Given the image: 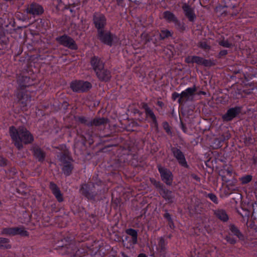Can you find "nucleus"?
<instances>
[{
    "mask_svg": "<svg viewBox=\"0 0 257 257\" xmlns=\"http://www.w3.org/2000/svg\"><path fill=\"white\" fill-rule=\"evenodd\" d=\"M10 134L15 145L18 149L22 147L21 142L29 144L33 141V137L31 133L23 127H19L18 130L15 127L10 128Z\"/></svg>",
    "mask_w": 257,
    "mask_h": 257,
    "instance_id": "obj_1",
    "label": "nucleus"
},
{
    "mask_svg": "<svg viewBox=\"0 0 257 257\" xmlns=\"http://www.w3.org/2000/svg\"><path fill=\"white\" fill-rule=\"evenodd\" d=\"M91 64L99 79L106 80L110 78L109 72L104 69L103 63L99 58L93 57L91 60Z\"/></svg>",
    "mask_w": 257,
    "mask_h": 257,
    "instance_id": "obj_2",
    "label": "nucleus"
},
{
    "mask_svg": "<svg viewBox=\"0 0 257 257\" xmlns=\"http://www.w3.org/2000/svg\"><path fill=\"white\" fill-rule=\"evenodd\" d=\"M1 233L9 236L16 235L27 236L28 235L27 231L23 227L5 228L1 230Z\"/></svg>",
    "mask_w": 257,
    "mask_h": 257,
    "instance_id": "obj_3",
    "label": "nucleus"
},
{
    "mask_svg": "<svg viewBox=\"0 0 257 257\" xmlns=\"http://www.w3.org/2000/svg\"><path fill=\"white\" fill-rule=\"evenodd\" d=\"M57 41L62 45L72 50H76L78 47L75 41L70 37L63 35L57 38Z\"/></svg>",
    "mask_w": 257,
    "mask_h": 257,
    "instance_id": "obj_4",
    "label": "nucleus"
},
{
    "mask_svg": "<svg viewBox=\"0 0 257 257\" xmlns=\"http://www.w3.org/2000/svg\"><path fill=\"white\" fill-rule=\"evenodd\" d=\"M70 86L74 91L83 92L89 89L91 84L89 81H72Z\"/></svg>",
    "mask_w": 257,
    "mask_h": 257,
    "instance_id": "obj_5",
    "label": "nucleus"
},
{
    "mask_svg": "<svg viewBox=\"0 0 257 257\" xmlns=\"http://www.w3.org/2000/svg\"><path fill=\"white\" fill-rule=\"evenodd\" d=\"M98 38L101 42L105 44L111 46L113 39L115 38V36L111 34L108 31H99L98 32Z\"/></svg>",
    "mask_w": 257,
    "mask_h": 257,
    "instance_id": "obj_6",
    "label": "nucleus"
},
{
    "mask_svg": "<svg viewBox=\"0 0 257 257\" xmlns=\"http://www.w3.org/2000/svg\"><path fill=\"white\" fill-rule=\"evenodd\" d=\"M93 22L97 31H102L106 24L105 16L101 14L96 13L93 16Z\"/></svg>",
    "mask_w": 257,
    "mask_h": 257,
    "instance_id": "obj_7",
    "label": "nucleus"
},
{
    "mask_svg": "<svg viewBox=\"0 0 257 257\" xmlns=\"http://www.w3.org/2000/svg\"><path fill=\"white\" fill-rule=\"evenodd\" d=\"M195 91V87H189L182 91L180 94V97L178 99V102L182 104L186 101L191 99Z\"/></svg>",
    "mask_w": 257,
    "mask_h": 257,
    "instance_id": "obj_8",
    "label": "nucleus"
},
{
    "mask_svg": "<svg viewBox=\"0 0 257 257\" xmlns=\"http://www.w3.org/2000/svg\"><path fill=\"white\" fill-rule=\"evenodd\" d=\"M26 11L27 13L33 16L40 15L43 13L44 9L41 5L33 3L28 6Z\"/></svg>",
    "mask_w": 257,
    "mask_h": 257,
    "instance_id": "obj_9",
    "label": "nucleus"
},
{
    "mask_svg": "<svg viewBox=\"0 0 257 257\" xmlns=\"http://www.w3.org/2000/svg\"><path fill=\"white\" fill-rule=\"evenodd\" d=\"M159 171L161 174L163 180L167 184H171L172 180V176L171 172L164 168L159 167Z\"/></svg>",
    "mask_w": 257,
    "mask_h": 257,
    "instance_id": "obj_10",
    "label": "nucleus"
},
{
    "mask_svg": "<svg viewBox=\"0 0 257 257\" xmlns=\"http://www.w3.org/2000/svg\"><path fill=\"white\" fill-rule=\"evenodd\" d=\"M163 17L168 23H173L175 25L179 27L181 25L180 21L175 15L169 11H165L163 14Z\"/></svg>",
    "mask_w": 257,
    "mask_h": 257,
    "instance_id": "obj_11",
    "label": "nucleus"
},
{
    "mask_svg": "<svg viewBox=\"0 0 257 257\" xmlns=\"http://www.w3.org/2000/svg\"><path fill=\"white\" fill-rule=\"evenodd\" d=\"M182 9L185 16L188 18L189 20L191 22H193L195 18V15L194 14L193 9L186 4L183 5Z\"/></svg>",
    "mask_w": 257,
    "mask_h": 257,
    "instance_id": "obj_12",
    "label": "nucleus"
},
{
    "mask_svg": "<svg viewBox=\"0 0 257 257\" xmlns=\"http://www.w3.org/2000/svg\"><path fill=\"white\" fill-rule=\"evenodd\" d=\"M194 63L198 65H204L207 67H210L214 65V63L210 60L205 59L202 57L193 56Z\"/></svg>",
    "mask_w": 257,
    "mask_h": 257,
    "instance_id": "obj_13",
    "label": "nucleus"
},
{
    "mask_svg": "<svg viewBox=\"0 0 257 257\" xmlns=\"http://www.w3.org/2000/svg\"><path fill=\"white\" fill-rule=\"evenodd\" d=\"M240 111L239 107L232 108L229 109L226 114H225L223 118L225 120H230L234 118Z\"/></svg>",
    "mask_w": 257,
    "mask_h": 257,
    "instance_id": "obj_14",
    "label": "nucleus"
},
{
    "mask_svg": "<svg viewBox=\"0 0 257 257\" xmlns=\"http://www.w3.org/2000/svg\"><path fill=\"white\" fill-rule=\"evenodd\" d=\"M173 153L175 157L177 159L179 163L183 166H186V162L182 153L178 149H174Z\"/></svg>",
    "mask_w": 257,
    "mask_h": 257,
    "instance_id": "obj_15",
    "label": "nucleus"
},
{
    "mask_svg": "<svg viewBox=\"0 0 257 257\" xmlns=\"http://www.w3.org/2000/svg\"><path fill=\"white\" fill-rule=\"evenodd\" d=\"M50 188L54 195L55 196L56 198L57 199L58 201L59 202L62 201L63 200V197L60 191L56 185L54 183H50Z\"/></svg>",
    "mask_w": 257,
    "mask_h": 257,
    "instance_id": "obj_16",
    "label": "nucleus"
},
{
    "mask_svg": "<svg viewBox=\"0 0 257 257\" xmlns=\"http://www.w3.org/2000/svg\"><path fill=\"white\" fill-rule=\"evenodd\" d=\"M18 97L19 98L20 103L23 106L27 105L31 101V97L28 94L26 93L22 92L21 94H19Z\"/></svg>",
    "mask_w": 257,
    "mask_h": 257,
    "instance_id": "obj_17",
    "label": "nucleus"
},
{
    "mask_svg": "<svg viewBox=\"0 0 257 257\" xmlns=\"http://www.w3.org/2000/svg\"><path fill=\"white\" fill-rule=\"evenodd\" d=\"M126 232L132 237L131 245L136 244L138 240V233L137 231L133 229H128L126 230Z\"/></svg>",
    "mask_w": 257,
    "mask_h": 257,
    "instance_id": "obj_18",
    "label": "nucleus"
},
{
    "mask_svg": "<svg viewBox=\"0 0 257 257\" xmlns=\"http://www.w3.org/2000/svg\"><path fill=\"white\" fill-rule=\"evenodd\" d=\"M158 246H156V249L160 255L164 254L165 251V242L163 238L158 239Z\"/></svg>",
    "mask_w": 257,
    "mask_h": 257,
    "instance_id": "obj_19",
    "label": "nucleus"
},
{
    "mask_svg": "<svg viewBox=\"0 0 257 257\" xmlns=\"http://www.w3.org/2000/svg\"><path fill=\"white\" fill-rule=\"evenodd\" d=\"M216 216L220 220L226 221L228 220V217L225 211L223 210H218L215 212Z\"/></svg>",
    "mask_w": 257,
    "mask_h": 257,
    "instance_id": "obj_20",
    "label": "nucleus"
},
{
    "mask_svg": "<svg viewBox=\"0 0 257 257\" xmlns=\"http://www.w3.org/2000/svg\"><path fill=\"white\" fill-rule=\"evenodd\" d=\"M163 197L169 203L173 202L174 200V196L172 192L168 190H164L163 193Z\"/></svg>",
    "mask_w": 257,
    "mask_h": 257,
    "instance_id": "obj_21",
    "label": "nucleus"
},
{
    "mask_svg": "<svg viewBox=\"0 0 257 257\" xmlns=\"http://www.w3.org/2000/svg\"><path fill=\"white\" fill-rule=\"evenodd\" d=\"M34 154L35 156L39 160H42L45 157L44 153L39 148L34 149Z\"/></svg>",
    "mask_w": 257,
    "mask_h": 257,
    "instance_id": "obj_22",
    "label": "nucleus"
},
{
    "mask_svg": "<svg viewBox=\"0 0 257 257\" xmlns=\"http://www.w3.org/2000/svg\"><path fill=\"white\" fill-rule=\"evenodd\" d=\"M172 35V34L171 31L168 30H162L161 31L160 33V39L162 40H164L165 38L171 37Z\"/></svg>",
    "mask_w": 257,
    "mask_h": 257,
    "instance_id": "obj_23",
    "label": "nucleus"
},
{
    "mask_svg": "<svg viewBox=\"0 0 257 257\" xmlns=\"http://www.w3.org/2000/svg\"><path fill=\"white\" fill-rule=\"evenodd\" d=\"M71 170L72 167L69 163H66L63 168V171L64 173L66 175L70 174Z\"/></svg>",
    "mask_w": 257,
    "mask_h": 257,
    "instance_id": "obj_24",
    "label": "nucleus"
},
{
    "mask_svg": "<svg viewBox=\"0 0 257 257\" xmlns=\"http://www.w3.org/2000/svg\"><path fill=\"white\" fill-rule=\"evenodd\" d=\"M198 46L204 50H209L210 46L207 44L206 41H201L198 43Z\"/></svg>",
    "mask_w": 257,
    "mask_h": 257,
    "instance_id": "obj_25",
    "label": "nucleus"
},
{
    "mask_svg": "<svg viewBox=\"0 0 257 257\" xmlns=\"http://www.w3.org/2000/svg\"><path fill=\"white\" fill-rule=\"evenodd\" d=\"M105 122L106 120L105 119L103 118H99L94 119L92 122V124L95 125H99L101 124L105 123Z\"/></svg>",
    "mask_w": 257,
    "mask_h": 257,
    "instance_id": "obj_26",
    "label": "nucleus"
},
{
    "mask_svg": "<svg viewBox=\"0 0 257 257\" xmlns=\"http://www.w3.org/2000/svg\"><path fill=\"white\" fill-rule=\"evenodd\" d=\"M219 44L224 47L225 48H229L231 46V44L229 43V42L227 40H225L224 39L218 42Z\"/></svg>",
    "mask_w": 257,
    "mask_h": 257,
    "instance_id": "obj_27",
    "label": "nucleus"
},
{
    "mask_svg": "<svg viewBox=\"0 0 257 257\" xmlns=\"http://www.w3.org/2000/svg\"><path fill=\"white\" fill-rule=\"evenodd\" d=\"M252 179V177L250 175H247L244 177H242L240 178V180L241 181L242 183L246 184L249 182Z\"/></svg>",
    "mask_w": 257,
    "mask_h": 257,
    "instance_id": "obj_28",
    "label": "nucleus"
},
{
    "mask_svg": "<svg viewBox=\"0 0 257 257\" xmlns=\"http://www.w3.org/2000/svg\"><path fill=\"white\" fill-rule=\"evenodd\" d=\"M88 188V185L87 184H84L82 186V187L81 188V192L82 194H84L86 196L88 197V192L87 191Z\"/></svg>",
    "mask_w": 257,
    "mask_h": 257,
    "instance_id": "obj_29",
    "label": "nucleus"
},
{
    "mask_svg": "<svg viewBox=\"0 0 257 257\" xmlns=\"http://www.w3.org/2000/svg\"><path fill=\"white\" fill-rule=\"evenodd\" d=\"M146 112L148 116H150L154 121H155L156 118L154 113L149 109H146Z\"/></svg>",
    "mask_w": 257,
    "mask_h": 257,
    "instance_id": "obj_30",
    "label": "nucleus"
},
{
    "mask_svg": "<svg viewBox=\"0 0 257 257\" xmlns=\"http://www.w3.org/2000/svg\"><path fill=\"white\" fill-rule=\"evenodd\" d=\"M208 196L214 203H217V198L216 195L210 193L208 194Z\"/></svg>",
    "mask_w": 257,
    "mask_h": 257,
    "instance_id": "obj_31",
    "label": "nucleus"
},
{
    "mask_svg": "<svg viewBox=\"0 0 257 257\" xmlns=\"http://www.w3.org/2000/svg\"><path fill=\"white\" fill-rule=\"evenodd\" d=\"M7 43V40L4 34L0 35V44H6Z\"/></svg>",
    "mask_w": 257,
    "mask_h": 257,
    "instance_id": "obj_32",
    "label": "nucleus"
},
{
    "mask_svg": "<svg viewBox=\"0 0 257 257\" xmlns=\"http://www.w3.org/2000/svg\"><path fill=\"white\" fill-rule=\"evenodd\" d=\"M185 62L187 63H194V59L193 56H188L185 58Z\"/></svg>",
    "mask_w": 257,
    "mask_h": 257,
    "instance_id": "obj_33",
    "label": "nucleus"
},
{
    "mask_svg": "<svg viewBox=\"0 0 257 257\" xmlns=\"http://www.w3.org/2000/svg\"><path fill=\"white\" fill-rule=\"evenodd\" d=\"M164 129L166 130V132L168 133V134H169L170 132V127L167 123H164Z\"/></svg>",
    "mask_w": 257,
    "mask_h": 257,
    "instance_id": "obj_34",
    "label": "nucleus"
},
{
    "mask_svg": "<svg viewBox=\"0 0 257 257\" xmlns=\"http://www.w3.org/2000/svg\"><path fill=\"white\" fill-rule=\"evenodd\" d=\"M180 97V94H179L176 92H174L172 94V98L175 100L178 98Z\"/></svg>",
    "mask_w": 257,
    "mask_h": 257,
    "instance_id": "obj_35",
    "label": "nucleus"
},
{
    "mask_svg": "<svg viewBox=\"0 0 257 257\" xmlns=\"http://www.w3.org/2000/svg\"><path fill=\"white\" fill-rule=\"evenodd\" d=\"M0 161H1V162H0L1 166H4L6 164V160L5 159L1 158Z\"/></svg>",
    "mask_w": 257,
    "mask_h": 257,
    "instance_id": "obj_36",
    "label": "nucleus"
},
{
    "mask_svg": "<svg viewBox=\"0 0 257 257\" xmlns=\"http://www.w3.org/2000/svg\"><path fill=\"white\" fill-rule=\"evenodd\" d=\"M227 51L224 50L221 51L220 52L219 55H220V56L226 55L227 54Z\"/></svg>",
    "mask_w": 257,
    "mask_h": 257,
    "instance_id": "obj_37",
    "label": "nucleus"
},
{
    "mask_svg": "<svg viewBox=\"0 0 257 257\" xmlns=\"http://www.w3.org/2000/svg\"><path fill=\"white\" fill-rule=\"evenodd\" d=\"M8 241V239L5 238H0V243H5Z\"/></svg>",
    "mask_w": 257,
    "mask_h": 257,
    "instance_id": "obj_38",
    "label": "nucleus"
},
{
    "mask_svg": "<svg viewBox=\"0 0 257 257\" xmlns=\"http://www.w3.org/2000/svg\"><path fill=\"white\" fill-rule=\"evenodd\" d=\"M117 4L119 6H122L124 0H116Z\"/></svg>",
    "mask_w": 257,
    "mask_h": 257,
    "instance_id": "obj_39",
    "label": "nucleus"
},
{
    "mask_svg": "<svg viewBox=\"0 0 257 257\" xmlns=\"http://www.w3.org/2000/svg\"><path fill=\"white\" fill-rule=\"evenodd\" d=\"M138 257H147V256L144 254H140Z\"/></svg>",
    "mask_w": 257,
    "mask_h": 257,
    "instance_id": "obj_40",
    "label": "nucleus"
},
{
    "mask_svg": "<svg viewBox=\"0 0 257 257\" xmlns=\"http://www.w3.org/2000/svg\"><path fill=\"white\" fill-rule=\"evenodd\" d=\"M158 103H159V104L160 105H162V102H159Z\"/></svg>",
    "mask_w": 257,
    "mask_h": 257,
    "instance_id": "obj_41",
    "label": "nucleus"
},
{
    "mask_svg": "<svg viewBox=\"0 0 257 257\" xmlns=\"http://www.w3.org/2000/svg\"><path fill=\"white\" fill-rule=\"evenodd\" d=\"M195 179H196L197 180H198L199 179V178H198V177H195Z\"/></svg>",
    "mask_w": 257,
    "mask_h": 257,
    "instance_id": "obj_42",
    "label": "nucleus"
},
{
    "mask_svg": "<svg viewBox=\"0 0 257 257\" xmlns=\"http://www.w3.org/2000/svg\"><path fill=\"white\" fill-rule=\"evenodd\" d=\"M24 82V81H21V83L20 84V85H21V83H23V82Z\"/></svg>",
    "mask_w": 257,
    "mask_h": 257,
    "instance_id": "obj_43",
    "label": "nucleus"
}]
</instances>
